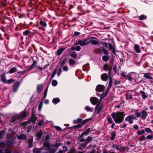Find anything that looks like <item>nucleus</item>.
Segmentation results:
<instances>
[{"mask_svg":"<svg viewBox=\"0 0 153 153\" xmlns=\"http://www.w3.org/2000/svg\"><path fill=\"white\" fill-rule=\"evenodd\" d=\"M111 88V87L109 86H108L106 88V89L105 92L107 94H108V93L109 92V90Z\"/></svg>","mask_w":153,"mask_h":153,"instance_id":"e2e57ef3","label":"nucleus"},{"mask_svg":"<svg viewBox=\"0 0 153 153\" xmlns=\"http://www.w3.org/2000/svg\"><path fill=\"white\" fill-rule=\"evenodd\" d=\"M33 139H30L28 140V142L29 143V146L30 148L32 147L33 146L32 142H33Z\"/></svg>","mask_w":153,"mask_h":153,"instance_id":"09e8293b","label":"nucleus"},{"mask_svg":"<svg viewBox=\"0 0 153 153\" xmlns=\"http://www.w3.org/2000/svg\"><path fill=\"white\" fill-rule=\"evenodd\" d=\"M102 60L104 62H107L109 60L108 57L106 55L103 56L102 57Z\"/></svg>","mask_w":153,"mask_h":153,"instance_id":"7c9ffc66","label":"nucleus"},{"mask_svg":"<svg viewBox=\"0 0 153 153\" xmlns=\"http://www.w3.org/2000/svg\"><path fill=\"white\" fill-rule=\"evenodd\" d=\"M37 61L36 60H35L33 61L32 64L31 65L30 67V68L32 69V68H35L36 67V64H37Z\"/></svg>","mask_w":153,"mask_h":153,"instance_id":"cd10ccee","label":"nucleus"},{"mask_svg":"<svg viewBox=\"0 0 153 153\" xmlns=\"http://www.w3.org/2000/svg\"><path fill=\"white\" fill-rule=\"evenodd\" d=\"M62 145V144L60 142L57 141L54 144L51 145V147H55L56 148H58Z\"/></svg>","mask_w":153,"mask_h":153,"instance_id":"dca6fc26","label":"nucleus"},{"mask_svg":"<svg viewBox=\"0 0 153 153\" xmlns=\"http://www.w3.org/2000/svg\"><path fill=\"white\" fill-rule=\"evenodd\" d=\"M37 120V118L35 117L33 114L31 115V118H30V120L32 123H34Z\"/></svg>","mask_w":153,"mask_h":153,"instance_id":"b1692460","label":"nucleus"},{"mask_svg":"<svg viewBox=\"0 0 153 153\" xmlns=\"http://www.w3.org/2000/svg\"><path fill=\"white\" fill-rule=\"evenodd\" d=\"M113 83V80L111 76H110L109 77V82L108 85V86L111 87Z\"/></svg>","mask_w":153,"mask_h":153,"instance_id":"a19ab883","label":"nucleus"},{"mask_svg":"<svg viewBox=\"0 0 153 153\" xmlns=\"http://www.w3.org/2000/svg\"><path fill=\"white\" fill-rule=\"evenodd\" d=\"M145 131L148 133H150L152 131L151 129L149 128H145Z\"/></svg>","mask_w":153,"mask_h":153,"instance_id":"bf43d9fd","label":"nucleus"},{"mask_svg":"<svg viewBox=\"0 0 153 153\" xmlns=\"http://www.w3.org/2000/svg\"><path fill=\"white\" fill-rule=\"evenodd\" d=\"M88 144V143L87 142L85 143H82L81 145V147L79 148V149H83L84 148H85Z\"/></svg>","mask_w":153,"mask_h":153,"instance_id":"4c0bfd02","label":"nucleus"},{"mask_svg":"<svg viewBox=\"0 0 153 153\" xmlns=\"http://www.w3.org/2000/svg\"><path fill=\"white\" fill-rule=\"evenodd\" d=\"M76 150L74 149H72L67 153H75Z\"/></svg>","mask_w":153,"mask_h":153,"instance_id":"774afa93","label":"nucleus"},{"mask_svg":"<svg viewBox=\"0 0 153 153\" xmlns=\"http://www.w3.org/2000/svg\"><path fill=\"white\" fill-rule=\"evenodd\" d=\"M45 149L42 148H41L40 149L36 148L33 149V151L34 153H44L45 152Z\"/></svg>","mask_w":153,"mask_h":153,"instance_id":"9d476101","label":"nucleus"},{"mask_svg":"<svg viewBox=\"0 0 153 153\" xmlns=\"http://www.w3.org/2000/svg\"><path fill=\"white\" fill-rule=\"evenodd\" d=\"M57 75L58 76H60V74H61L62 70L61 68H59L58 69H57Z\"/></svg>","mask_w":153,"mask_h":153,"instance_id":"603ef678","label":"nucleus"},{"mask_svg":"<svg viewBox=\"0 0 153 153\" xmlns=\"http://www.w3.org/2000/svg\"><path fill=\"white\" fill-rule=\"evenodd\" d=\"M14 142L13 141H9L7 142L5 144L4 142H1V147L3 148H10L14 144Z\"/></svg>","mask_w":153,"mask_h":153,"instance_id":"7ed1b4c3","label":"nucleus"},{"mask_svg":"<svg viewBox=\"0 0 153 153\" xmlns=\"http://www.w3.org/2000/svg\"><path fill=\"white\" fill-rule=\"evenodd\" d=\"M109 49L111 50V51L114 54H116L115 52V45H113L112 44L109 43L108 44Z\"/></svg>","mask_w":153,"mask_h":153,"instance_id":"ddd939ff","label":"nucleus"},{"mask_svg":"<svg viewBox=\"0 0 153 153\" xmlns=\"http://www.w3.org/2000/svg\"><path fill=\"white\" fill-rule=\"evenodd\" d=\"M108 77V75L106 73L103 74L101 76V78L103 81H106Z\"/></svg>","mask_w":153,"mask_h":153,"instance_id":"a211bd4d","label":"nucleus"},{"mask_svg":"<svg viewBox=\"0 0 153 153\" xmlns=\"http://www.w3.org/2000/svg\"><path fill=\"white\" fill-rule=\"evenodd\" d=\"M105 88V87L104 85H98L96 87V91L98 92H101L104 90Z\"/></svg>","mask_w":153,"mask_h":153,"instance_id":"0eeeda50","label":"nucleus"},{"mask_svg":"<svg viewBox=\"0 0 153 153\" xmlns=\"http://www.w3.org/2000/svg\"><path fill=\"white\" fill-rule=\"evenodd\" d=\"M136 119V117L133 115H129L125 119V121L128 122L130 124L133 123L134 120Z\"/></svg>","mask_w":153,"mask_h":153,"instance_id":"20e7f679","label":"nucleus"},{"mask_svg":"<svg viewBox=\"0 0 153 153\" xmlns=\"http://www.w3.org/2000/svg\"><path fill=\"white\" fill-rule=\"evenodd\" d=\"M111 88V87L109 86H108L106 88V89L105 92L107 94H108V93L109 92V90Z\"/></svg>","mask_w":153,"mask_h":153,"instance_id":"0e129e2a","label":"nucleus"},{"mask_svg":"<svg viewBox=\"0 0 153 153\" xmlns=\"http://www.w3.org/2000/svg\"><path fill=\"white\" fill-rule=\"evenodd\" d=\"M42 105H43V102H40L39 103V107H38V110H40L42 107Z\"/></svg>","mask_w":153,"mask_h":153,"instance_id":"680f3d73","label":"nucleus"},{"mask_svg":"<svg viewBox=\"0 0 153 153\" xmlns=\"http://www.w3.org/2000/svg\"><path fill=\"white\" fill-rule=\"evenodd\" d=\"M60 102V100L58 97L54 98L52 100V102L54 104H56Z\"/></svg>","mask_w":153,"mask_h":153,"instance_id":"4be33fe9","label":"nucleus"},{"mask_svg":"<svg viewBox=\"0 0 153 153\" xmlns=\"http://www.w3.org/2000/svg\"><path fill=\"white\" fill-rule=\"evenodd\" d=\"M141 112H138L137 111H136L135 114L137 117H141Z\"/></svg>","mask_w":153,"mask_h":153,"instance_id":"473e14b6","label":"nucleus"},{"mask_svg":"<svg viewBox=\"0 0 153 153\" xmlns=\"http://www.w3.org/2000/svg\"><path fill=\"white\" fill-rule=\"evenodd\" d=\"M20 83L19 81H17L14 84L13 88V91L14 92H16L19 87Z\"/></svg>","mask_w":153,"mask_h":153,"instance_id":"9b49d317","label":"nucleus"},{"mask_svg":"<svg viewBox=\"0 0 153 153\" xmlns=\"http://www.w3.org/2000/svg\"><path fill=\"white\" fill-rule=\"evenodd\" d=\"M146 16L143 14L140 15L139 17V19L140 20H144L146 19Z\"/></svg>","mask_w":153,"mask_h":153,"instance_id":"ea45409f","label":"nucleus"},{"mask_svg":"<svg viewBox=\"0 0 153 153\" xmlns=\"http://www.w3.org/2000/svg\"><path fill=\"white\" fill-rule=\"evenodd\" d=\"M148 116L147 112L145 110H143L141 111V117L143 120H145Z\"/></svg>","mask_w":153,"mask_h":153,"instance_id":"f8f14e48","label":"nucleus"},{"mask_svg":"<svg viewBox=\"0 0 153 153\" xmlns=\"http://www.w3.org/2000/svg\"><path fill=\"white\" fill-rule=\"evenodd\" d=\"M17 138L19 140H25L27 137L25 134H20L18 136Z\"/></svg>","mask_w":153,"mask_h":153,"instance_id":"5701e85b","label":"nucleus"},{"mask_svg":"<svg viewBox=\"0 0 153 153\" xmlns=\"http://www.w3.org/2000/svg\"><path fill=\"white\" fill-rule=\"evenodd\" d=\"M57 70V67L55 69V70L53 72V73L51 76V79H52L54 77V76H55V75H56V74Z\"/></svg>","mask_w":153,"mask_h":153,"instance_id":"58836bf2","label":"nucleus"},{"mask_svg":"<svg viewBox=\"0 0 153 153\" xmlns=\"http://www.w3.org/2000/svg\"><path fill=\"white\" fill-rule=\"evenodd\" d=\"M134 49L137 53H140L141 52L140 48V46L138 45L135 44L134 45Z\"/></svg>","mask_w":153,"mask_h":153,"instance_id":"6ab92c4d","label":"nucleus"},{"mask_svg":"<svg viewBox=\"0 0 153 153\" xmlns=\"http://www.w3.org/2000/svg\"><path fill=\"white\" fill-rule=\"evenodd\" d=\"M70 56L71 57L74 58H76L77 57V54L76 52H73L71 54Z\"/></svg>","mask_w":153,"mask_h":153,"instance_id":"e433bc0d","label":"nucleus"},{"mask_svg":"<svg viewBox=\"0 0 153 153\" xmlns=\"http://www.w3.org/2000/svg\"><path fill=\"white\" fill-rule=\"evenodd\" d=\"M116 134L114 133H112L111 134V139L112 140H113L115 138V137L116 136Z\"/></svg>","mask_w":153,"mask_h":153,"instance_id":"4d7b16f0","label":"nucleus"},{"mask_svg":"<svg viewBox=\"0 0 153 153\" xmlns=\"http://www.w3.org/2000/svg\"><path fill=\"white\" fill-rule=\"evenodd\" d=\"M57 84V82L55 80H53L52 82V85L53 86H55Z\"/></svg>","mask_w":153,"mask_h":153,"instance_id":"de8ad7c7","label":"nucleus"},{"mask_svg":"<svg viewBox=\"0 0 153 153\" xmlns=\"http://www.w3.org/2000/svg\"><path fill=\"white\" fill-rule=\"evenodd\" d=\"M82 125L81 124H79L77 125L74 126L73 127V128H81Z\"/></svg>","mask_w":153,"mask_h":153,"instance_id":"5fc2aeb1","label":"nucleus"},{"mask_svg":"<svg viewBox=\"0 0 153 153\" xmlns=\"http://www.w3.org/2000/svg\"><path fill=\"white\" fill-rule=\"evenodd\" d=\"M90 131V129L89 128L87 129L86 131L82 133V134L79 136L80 137H83L84 136L88 134Z\"/></svg>","mask_w":153,"mask_h":153,"instance_id":"2eb2a0df","label":"nucleus"},{"mask_svg":"<svg viewBox=\"0 0 153 153\" xmlns=\"http://www.w3.org/2000/svg\"><path fill=\"white\" fill-rule=\"evenodd\" d=\"M125 79L129 81H131L132 80V77L131 76L127 75Z\"/></svg>","mask_w":153,"mask_h":153,"instance_id":"37998d69","label":"nucleus"},{"mask_svg":"<svg viewBox=\"0 0 153 153\" xmlns=\"http://www.w3.org/2000/svg\"><path fill=\"white\" fill-rule=\"evenodd\" d=\"M29 32H30L28 30H25L23 32V35L24 36L27 35L29 34Z\"/></svg>","mask_w":153,"mask_h":153,"instance_id":"338daca9","label":"nucleus"},{"mask_svg":"<svg viewBox=\"0 0 153 153\" xmlns=\"http://www.w3.org/2000/svg\"><path fill=\"white\" fill-rule=\"evenodd\" d=\"M141 94L143 99H145L146 98H147V96H146V94L143 91L141 92Z\"/></svg>","mask_w":153,"mask_h":153,"instance_id":"49530a36","label":"nucleus"},{"mask_svg":"<svg viewBox=\"0 0 153 153\" xmlns=\"http://www.w3.org/2000/svg\"><path fill=\"white\" fill-rule=\"evenodd\" d=\"M92 137L88 136L86 140L87 141V143H89L92 140Z\"/></svg>","mask_w":153,"mask_h":153,"instance_id":"3c124183","label":"nucleus"},{"mask_svg":"<svg viewBox=\"0 0 153 153\" xmlns=\"http://www.w3.org/2000/svg\"><path fill=\"white\" fill-rule=\"evenodd\" d=\"M90 39L89 41V43H91L92 44L94 45H96L98 44V42L97 39L94 37H92L90 38Z\"/></svg>","mask_w":153,"mask_h":153,"instance_id":"1a4fd4ad","label":"nucleus"},{"mask_svg":"<svg viewBox=\"0 0 153 153\" xmlns=\"http://www.w3.org/2000/svg\"><path fill=\"white\" fill-rule=\"evenodd\" d=\"M43 85L42 84L40 85H38L37 86V90L39 93H41L43 88Z\"/></svg>","mask_w":153,"mask_h":153,"instance_id":"4468645a","label":"nucleus"},{"mask_svg":"<svg viewBox=\"0 0 153 153\" xmlns=\"http://www.w3.org/2000/svg\"><path fill=\"white\" fill-rule=\"evenodd\" d=\"M107 94L105 92H103L101 95L100 97L101 100L102 99L104 98L106 96Z\"/></svg>","mask_w":153,"mask_h":153,"instance_id":"a18cd8bd","label":"nucleus"},{"mask_svg":"<svg viewBox=\"0 0 153 153\" xmlns=\"http://www.w3.org/2000/svg\"><path fill=\"white\" fill-rule=\"evenodd\" d=\"M145 131L143 129H142L141 131H138L137 134L138 135H141L144 133Z\"/></svg>","mask_w":153,"mask_h":153,"instance_id":"8fccbe9b","label":"nucleus"},{"mask_svg":"<svg viewBox=\"0 0 153 153\" xmlns=\"http://www.w3.org/2000/svg\"><path fill=\"white\" fill-rule=\"evenodd\" d=\"M121 73V76L124 77L125 79L127 76V75L126 74V73L124 71H122Z\"/></svg>","mask_w":153,"mask_h":153,"instance_id":"052dcab7","label":"nucleus"},{"mask_svg":"<svg viewBox=\"0 0 153 153\" xmlns=\"http://www.w3.org/2000/svg\"><path fill=\"white\" fill-rule=\"evenodd\" d=\"M43 145L48 150L50 148L51 146L50 145L49 143L47 142L44 143Z\"/></svg>","mask_w":153,"mask_h":153,"instance_id":"f704fd0d","label":"nucleus"},{"mask_svg":"<svg viewBox=\"0 0 153 153\" xmlns=\"http://www.w3.org/2000/svg\"><path fill=\"white\" fill-rule=\"evenodd\" d=\"M66 59L65 58H64L61 60V64L62 65L64 64L66 62Z\"/></svg>","mask_w":153,"mask_h":153,"instance_id":"69168bd1","label":"nucleus"},{"mask_svg":"<svg viewBox=\"0 0 153 153\" xmlns=\"http://www.w3.org/2000/svg\"><path fill=\"white\" fill-rule=\"evenodd\" d=\"M15 81V80L13 79H10L8 80H7L6 83L8 84H11L13 83Z\"/></svg>","mask_w":153,"mask_h":153,"instance_id":"c03bdc74","label":"nucleus"},{"mask_svg":"<svg viewBox=\"0 0 153 153\" xmlns=\"http://www.w3.org/2000/svg\"><path fill=\"white\" fill-rule=\"evenodd\" d=\"M65 49V48H62L59 49L57 51H56V53L59 55H60L63 51Z\"/></svg>","mask_w":153,"mask_h":153,"instance_id":"aec40b11","label":"nucleus"},{"mask_svg":"<svg viewBox=\"0 0 153 153\" xmlns=\"http://www.w3.org/2000/svg\"><path fill=\"white\" fill-rule=\"evenodd\" d=\"M114 147L117 150H119L120 152L122 147L121 146L117 145H114Z\"/></svg>","mask_w":153,"mask_h":153,"instance_id":"c756f323","label":"nucleus"},{"mask_svg":"<svg viewBox=\"0 0 153 153\" xmlns=\"http://www.w3.org/2000/svg\"><path fill=\"white\" fill-rule=\"evenodd\" d=\"M143 76L146 79H149L150 80L153 79V78L150 76V75L149 73H145L144 74Z\"/></svg>","mask_w":153,"mask_h":153,"instance_id":"f3484780","label":"nucleus"},{"mask_svg":"<svg viewBox=\"0 0 153 153\" xmlns=\"http://www.w3.org/2000/svg\"><path fill=\"white\" fill-rule=\"evenodd\" d=\"M50 153H55L56 151V149L54 147H51V146L50 148L48 149ZM44 153H48L47 152H44Z\"/></svg>","mask_w":153,"mask_h":153,"instance_id":"393cba45","label":"nucleus"},{"mask_svg":"<svg viewBox=\"0 0 153 153\" xmlns=\"http://www.w3.org/2000/svg\"><path fill=\"white\" fill-rule=\"evenodd\" d=\"M17 71V68L16 67H13L11 68L9 71L8 72L9 74H12L15 72H16Z\"/></svg>","mask_w":153,"mask_h":153,"instance_id":"bb28decb","label":"nucleus"},{"mask_svg":"<svg viewBox=\"0 0 153 153\" xmlns=\"http://www.w3.org/2000/svg\"><path fill=\"white\" fill-rule=\"evenodd\" d=\"M102 51L103 53L105 55H108V53L107 51L106 50V49L103 47H102Z\"/></svg>","mask_w":153,"mask_h":153,"instance_id":"79ce46f5","label":"nucleus"},{"mask_svg":"<svg viewBox=\"0 0 153 153\" xmlns=\"http://www.w3.org/2000/svg\"><path fill=\"white\" fill-rule=\"evenodd\" d=\"M100 43H101L102 45L106 47H108V44L107 42H100Z\"/></svg>","mask_w":153,"mask_h":153,"instance_id":"13d9d810","label":"nucleus"},{"mask_svg":"<svg viewBox=\"0 0 153 153\" xmlns=\"http://www.w3.org/2000/svg\"><path fill=\"white\" fill-rule=\"evenodd\" d=\"M90 101L91 103L93 105H95L100 102H101V100H99L96 97L91 98Z\"/></svg>","mask_w":153,"mask_h":153,"instance_id":"423d86ee","label":"nucleus"},{"mask_svg":"<svg viewBox=\"0 0 153 153\" xmlns=\"http://www.w3.org/2000/svg\"><path fill=\"white\" fill-rule=\"evenodd\" d=\"M27 113L26 111H24L20 113V114H16L13 116L10 121V123L14 124L16 120L19 119H23L27 117Z\"/></svg>","mask_w":153,"mask_h":153,"instance_id":"f03ea898","label":"nucleus"},{"mask_svg":"<svg viewBox=\"0 0 153 153\" xmlns=\"http://www.w3.org/2000/svg\"><path fill=\"white\" fill-rule=\"evenodd\" d=\"M102 104L100 102L97 103L95 108V112L97 114H99L102 110Z\"/></svg>","mask_w":153,"mask_h":153,"instance_id":"39448f33","label":"nucleus"},{"mask_svg":"<svg viewBox=\"0 0 153 153\" xmlns=\"http://www.w3.org/2000/svg\"><path fill=\"white\" fill-rule=\"evenodd\" d=\"M85 109L88 111L92 112L93 111L94 108H91L89 106H87L85 107Z\"/></svg>","mask_w":153,"mask_h":153,"instance_id":"c9c22d12","label":"nucleus"},{"mask_svg":"<svg viewBox=\"0 0 153 153\" xmlns=\"http://www.w3.org/2000/svg\"><path fill=\"white\" fill-rule=\"evenodd\" d=\"M40 25L43 27H46L47 26V24L46 23L44 20H42V19H41L40 21Z\"/></svg>","mask_w":153,"mask_h":153,"instance_id":"72a5a7b5","label":"nucleus"},{"mask_svg":"<svg viewBox=\"0 0 153 153\" xmlns=\"http://www.w3.org/2000/svg\"><path fill=\"white\" fill-rule=\"evenodd\" d=\"M107 119L108 122V123L111 124L114 122L110 116H108L107 117Z\"/></svg>","mask_w":153,"mask_h":153,"instance_id":"a878e982","label":"nucleus"},{"mask_svg":"<svg viewBox=\"0 0 153 153\" xmlns=\"http://www.w3.org/2000/svg\"><path fill=\"white\" fill-rule=\"evenodd\" d=\"M80 45L82 46L88 45L89 43L88 39H85L83 40H79Z\"/></svg>","mask_w":153,"mask_h":153,"instance_id":"6e6552de","label":"nucleus"},{"mask_svg":"<svg viewBox=\"0 0 153 153\" xmlns=\"http://www.w3.org/2000/svg\"><path fill=\"white\" fill-rule=\"evenodd\" d=\"M108 65L107 64H105L103 66V69L104 70L106 71H107L108 70Z\"/></svg>","mask_w":153,"mask_h":153,"instance_id":"6e6d98bb","label":"nucleus"},{"mask_svg":"<svg viewBox=\"0 0 153 153\" xmlns=\"http://www.w3.org/2000/svg\"><path fill=\"white\" fill-rule=\"evenodd\" d=\"M111 116L114 122L116 123L119 124L123 121L125 114L123 112L120 111L113 113L111 114Z\"/></svg>","mask_w":153,"mask_h":153,"instance_id":"f257e3e1","label":"nucleus"},{"mask_svg":"<svg viewBox=\"0 0 153 153\" xmlns=\"http://www.w3.org/2000/svg\"><path fill=\"white\" fill-rule=\"evenodd\" d=\"M69 64L71 66H73L75 63V60L72 59H70L69 61Z\"/></svg>","mask_w":153,"mask_h":153,"instance_id":"c85d7f7f","label":"nucleus"},{"mask_svg":"<svg viewBox=\"0 0 153 153\" xmlns=\"http://www.w3.org/2000/svg\"><path fill=\"white\" fill-rule=\"evenodd\" d=\"M48 88V86H47V87L46 88V89L45 90V91L44 93V98H45L47 96Z\"/></svg>","mask_w":153,"mask_h":153,"instance_id":"864d4df0","label":"nucleus"},{"mask_svg":"<svg viewBox=\"0 0 153 153\" xmlns=\"http://www.w3.org/2000/svg\"><path fill=\"white\" fill-rule=\"evenodd\" d=\"M126 98L127 100L132 99L133 97L132 95V94L128 92H127Z\"/></svg>","mask_w":153,"mask_h":153,"instance_id":"412c9836","label":"nucleus"},{"mask_svg":"<svg viewBox=\"0 0 153 153\" xmlns=\"http://www.w3.org/2000/svg\"><path fill=\"white\" fill-rule=\"evenodd\" d=\"M1 80L4 83H6L7 80L5 75L4 74L2 75L1 78Z\"/></svg>","mask_w":153,"mask_h":153,"instance_id":"2f4dec72","label":"nucleus"}]
</instances>
